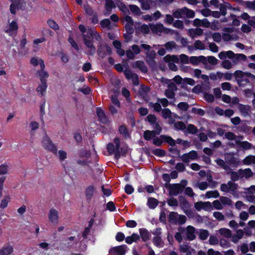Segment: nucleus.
Here are the masks:
<instances>
[{"label":"nucleus","instance_id":"nucleus-1","mask_svg":"<svg viewBox=\"0 0 255 255\" xmlns=\"http://www.w3.org/2000/svg\"><path fill=\"white\" fill-rule=\"evenodd\" d=\"M234 75L238 85L240 87H245L248 84L252 85V83L249 78H251L252 80H255V75L251 73L243 72L239 70H236L234 72Z\"/></svg>","mask_w":255,"mask_h":255},{"label":"nucleus","instance_id":"nucleus-2","mask_svg":"<svg viewBox=\"0 0 255 255\" xmlns=\"http://www.w3.org/2000/svg\"><path fill=\"white\" fill-rule=\"evenodd\" d=\"M152 142L157 146H160L163 142L167 143L172 146L175 145V140L172 137L164 134L160 135L159 137H154Z\"/></svg>","mask_w":255,"mask_h":255},{"label":"nucleus","instance_id":"nucleus-3","mask_svg":"<svg viewBox=\"0 0 255 255\" xmlns=\"http://www.w3.org/2000/svg\"><path fill=\"white\" fill-rule=\"evenodd\" d=\"M182 182H184V184L174 183L168 185L170 196H177L183 191L187 184V181L183 180Z\"/></svg>","mask_w":255,"mask_h":255},{"label":"nucleus","instance_id":"nucleus-4","mask_svg":"<svg viewBox=\"0 0 255 255\" xmlns=\"http://www.w3.org/2000/svg\"><path fill=\"white\" fill-rule=\"evenodd\" d=\"M42 143L43 147L45 149L51 152L54 154H57V146L52 142L51 139L47 135H45L43 137Z\"/></svg>","mask_w":255,"mask_h":255},{"label":"nucleus","instance_id":"nucleus-5","mask_svg":"<svg viewBox=\"0 0 255 255\" xmlns=\"http://www.w3.org/2000/svg\"><path fill=\"white\" fill-rule=\"evenodd\" d=\"M163 60L165 62L168 63V67L169 69L173 71L177 70V66L174 63H178L179 62V58L177 56L168 54L163 58Z\"/></svg>","mask_w":255,"mask_h":255},{"label":"nucleus","instance_id":"nucleus-6","mask_svg":"<svg viewBox=\"0 0 255 255\" xmlns=\"http://www.w3.org/2000/svg\"><path fill=\"white\" fill-rule=\"evenodd\" d=\"M140 47L144 49L145 50H146L148 51L149 52L147 53L146 54V62L149 65L151 64H155V61L154 58L156 56V53L154 50H150L151 49V46L149 45L146 44H141L140 45Z\"/></svg>","mask_w":255,"mask_h":255},{"label":"nucleus","instance_id":"nucleus-7","mask_svg":"<svg viewBox=\"0 0 255 255\" xmlns=\"http://www.w3.org/2000/svg\"><path fill=\"white\" fill-rule=\"evenodd\" d=\"M82 37L84 44L90 49L89 54L91 55H93L96 50V47L93 45V39L94 38L86 36V35H83Z\"/></svg>","mask_w":255,"mask_h":255},{"label":"nucleus","instance_id":"nucleus-8","mask_svg":"<svg viewBox=\"0 0 255 255\" xmlns=\"http://www.w3.org/2000/svg\"><path fill=\"white\" fill-rule=\"evenodd\" d=\"M128 247L125 245L111 248L109 253L111 255H125Z\"/></svg>","mask_w":255,"mask_h":255},{"label":"nucleus","instance_id":"nucleus-9","mask_svg":"<svg viewBox=\"0 0 255 255\" xmlns=\"http://www.w3.org/2000/svg\"><path fill=\"white\" fill-rule=\"evenodd\" d=\"M97 53L100 57L103 58L107 55H110L112 54V48L107 44L104 45H100L98 48Z\"/></svg>","mask_w":255,"mask_h":255},{"label":"nucleus","instance_id":"nucleus-10","mask_svg":"<svg viewBox=\"0 0 255 255\" xmlns=\"http://www.w3.org/2000/svg\"><path fill=\"white\" fill-rule=\"evenodd\" d=\"M114 142L115 145L113 143L110 142L107 145V149L110 155H112L118 149L120 148L121 142L119 137H116L114 139Z\"/></svg>","mask_w":255,"mask_h":255},{"label":"nucleus","instance_id":"nucleus-11","mask_svg":"<svg viewBox=\"0 0 255 255\" xmlns=\"http://www.w3.org/2000/svg\"><path fill=\"white\" fill-rule=\"evenodd\" d=\"M96 114L100 122L106 124L109 122V119L106 116L104 111L100 107L96 108Z\"/></svg>","mask_w":255,"mask_h":255},{"label":"nucleus","instance_id":"nucleus-12","mask_svg":"<svg viewBox=\"0 0 255 255\" xmlns=\"http://www.w3.org/2000/svg\"><path fill=\"white\" fill-rule=\"evenodd\" d=\"M95 192V188L93 185H89L85 189V196L87 201L90 202Z\"/></svg>","mask_w":255,"mask_h":255},{"label":"nucleus","instance_id":"nucleus-13","mask_svg":"<svg viewBox=\"0 0 255 255\" xmlns=\"http://www.w3.org/2000/svg\"><path fill=\"white\" fill-rule=\"evenodd\" d=\"M13 252V247L9 243H7L0 249V255H10Z\"/></svg>","mask_w":255,"mask_h":255},{"label":"nucleus","instance_id":"nucleus-14","mask_svg":"<svg viewBox=\"0 0 255 255\" xmlns=\"http://www.w3.org/2000/svg\"><path fill=\"white\" fill-rule=\"evenodd\" d=\"M246 122H247V121L242 122L237 127L239 131L245 133H250L251 132L252 128L248 126Z\"/></svg>","mask_w":255,"mask_h":255},{"label":"nucleus","instance_id":"nucleus-15","mask_svg":"<svg viewBox=\"0 0 255 255\" xmlns=\"http://www.w3.org/2000/svg\"><path fill=\"white\" fill-rule=\"evenodd\" d=\"M195 229L191 226H188L186 228V238L189 241H193L195 239Z\"/></svg>","mask_w":255,"mask_h":255},{"label":"nucleus","instance_id":"nucleus-16","mask_svg":"<svg viewBox=\"0 0 255 255\" xmlns=\"http://www.w3.org/2000/svg\"><path fill=\"white\" fill-rule=\"evenodd\" d=\"M139 233L140 234L139 237H141L143 242H146L148 241L151 237V235L148 231L145 228H140L139 229Z\"/></svg>","mask_w":255,"mask_h":255},{"label":"nucleus","instance_id":"nucleus-17","mask_svg":"<svg viewBox=\"0 0 255 255\" xmlns=\"http://www.w3.org/2000/svg\"><path fill=\"white\" fill-rule=\"evenodd\" d=\"M86 32V34H83V35H86V36L94 37L96 40L99 42L101 41L102 38L100 34L92 29H88Z\"/></svg>","mask_w":255,"mask_h":255},{"label":"nucleus","instance_id":"nucleus-18","mask_svg":"<svg viewBox=\"0 0 255 255\" xmlns=\"http://www.w3.org/2000/svg\"><path fill=\"white\" fill-rule=\"evenodd\" d=\"M238 109L240 113L244 116L249 115L251 112V107L250 105H245L242 104H239Z\"/></svg>","mask_w":255,"mask_h":255},{"label":"nucleus","instance_id":"nucleus-19","mask_svg":"<svg viewBox=\"0 0 255 255\" xmlns=\"http://www.w3.org/2000/svg\"><path fill=\"white\" fill-rule=\"evenodd\" d=\"M49 220L52 223H57L58 220V212L55 209H51L48 215Z\"/></svg>","mask_w":255,"mask_h":255},{"label":"nucleus","instance_id":"nucleus-20","mask_svg":"<svg viewBox=\"0 0 255 255\" xmlns=\"http://www.w3.org/2000/svg\"><path fill=\"white\" fill-rule=\"evenodd\" d=\"M215 162L221 168L226 171L227 174L229 173L228 171L231 170V168L228 164H226L223 159L220 158H218L215 160Z\"/></svg>","mask_w":255,"mask_h":255},{"label":"nucleus","instance_id":"nucleus-21","mask_svg":"<svg viewBox=\"0 0 255 255\" xmlns=\"http://www.w3.org/2000/svg\"><path fill=\"white\" fill-rule=\"evenodd\" d=\"M47 88V82H42L36 88V91L40 97H42L45 93Z\"/></svg>","mask_w":255,"mask_h":255},{"label":"nucleus","instance_id":"nucleus-22","mask_svg":"<svg viewBox=\"0 0 255 255\" xmlns=\"http://www.w3.org/2000/svg\"><path fill=\"white\" fill-rule=\"evenodd\" d=\"M172 112L168 108H164L162 110V117L163 118L166 119L167 118L170 119V123L172 124L175 122V120L171 118Z\"/></svg>","mask_w":255,"mask_h":255},{"label":"nucleus","instance_id":"nucleus-23","mask_svg":"<svg viewBox=\"0 0 255 255\" xmlns=\"http://www.w3.org/2000/svg\"><path fill=\"white\" fill-rule=\"evenodd\" d=\"M139 239L140 237L137 234L133 233L131 236L127 237L125 241L128 244L130 245L133 242H136Z\"/></svg>","mask_w":255,"mask_h":255},{"label":"nucleus","instance_id":"nucleus-24","mask_svg":"<svg viewBox=\"0 0 255 255\" xmlns=\"http://www.w3.org/2000/svg\"><path fill=\"white\" fill-rule=\"evenodd\" d=\"M179 214L176 212H171L168 215V221L173 225L177 224V219Z\"/></svg>","mask_w":255,"mask_h":255},{"label":"nucleus","instance_id":"nucleus-25","mask_svg":"<svg viewBox=\"0 0 255 255\" xmlns=\"http://www.w3.org/2000/svg\"><path fill=\"white\" fill-rule=\"evenodd\" d=\"M157 135L153 130H146L143 133V138L145 140L149 141Z\"/></svg>","mask_w":255,"mask_h":255},{"label":"nucleus","instance_id":"nucleus-26","mask_svg":"<svg viewBox=\"0 0 255 255\" xmlns=\"http://www.w3.org/2000/svg\"><path fill=\"white\" fill-rule=\"evenodd\" d=\"M159 203L156 199L150 197L147 200V205L150 209H154L157 207Z\"/></svg>","mask_w":255,"mask_h":255},{"label":"nucleus","instance_id":"nucleus-27","mask_svg":"<svg viewBox=\"0 0 255 255\" xmlns=\"http://www.w3.org/2000/svg\"><path fill=\"white\" fill-rule=\"evenodd\" d=\"M135 67L140 69L141 72L144 73H147L148 69L143 61H136L135 63Z\"/></svg>","mask_w":255,"mask_h":255},{"label":"nucleus","instance_id":"nucleus-28","mask_svg":"<svg viewBox=\"0 0 255 255\" xmlns=\"http://www.w3.org/2000/svg\"><path fill=\"white\" fill-rule=\"evenodd\" d=\"M154 245L157 247L161 248L163 247L164 243L161 236H155L152 240Z\"/></svg>","mask_w":255,"mask_h":255},{"label":"nucleus","instance_id":"nucleus-29","mask_svg":"<svg viewBox=\"0 0 255 255\" xmlns=\"http://www.w3.org/2000/svg\"><path fill=\"white\" fill-rule=\"evenodd\" d=\"M237 145L244 150H248L252 148V144L247 141H238Z\"/></svg>","mask_w":255,"mask_h":255},{"label":"nucleus","instance_id":"nucleus-30","mask_svg":"<svg viewBox=\"0 0 255 255\" xmlns=\"http://www.w3.org/2000/svg\"><path fill=\"white\" fill-rule=\"evenodd\" d=\"M18 29V26L16 21L15 20H12L9 23L8 29L6 30L5 31V32H14L16 33Z\"/></svg>","mask_w":255,"mask_h":255},{"label":"nucleus","instance_id":"nucleus-31","mask_svg":"<svg viewBox=\"0 0 255 255\" xmlns=\"http://www.w3.org/2000/svg\"><path fill=\"white\" fill-rule=\"evenodd\" d=\"M11 1L14 4L17 9H23L26 5L24 0H11Z\"/></svg>","mask_w":255,"mask_h":255},{"label":"nucleus","instance_id":"nucleus-32","mask_svg":"<svg viewBox=\"0 0 255 255\" xmlns=\"http://www.w3.org/2000/svg\"><path fill=\"white\" fill-rule=\"evenodd\" d=\"M219 233L226 238H230L232 237V232L230 230L227 228H221L219 230Z\"/></svg>","mask_w":255,"mask_h":255},{"label":"nucleus","instance_id":"nucleus-33","mask_svg":"<svg viewBox=\"0 0 255 255\" xmlns=\"http://www.w3.org/2000/svg\"><path fill=\"white\" fill-rule=\"evenodd\" d=\"M115 6V4L113 0H106L105 8L108 13H110L112 9Z\"/></svg>","mask_w":255,"mask_h":255},{"label":"nucleus","instance_id":"nucleus-34","mask_svg":"<svg viewBox=\"0 0 255 255\" xmlns=\"http://www.w3.org/2000/svg\"><path fill=\"white\" fill-rule=\"evenodd\" d=\"M118 6L119 9L125 15H128L129 14V11L126 5L123 2H120L118 4Z\"/></svg>","mask_w":255,"mask_h":255},{"label":"nucleus","instance_id":"nucleus-35","mask_svg":"<svg viewBox=\"0 0 255 255\" xmlns=\"http://www.w3.org/2000/svg\"><path fill=\"white\" fill-rule=\"evenodd\" d=\"M119 131L120 133L122 134L125 138H127L129 135L128 130L124 125H122L119 127Z\"/></svg>","mask_w":255,"mask_h":255},{"label":"nucleus","instance_id":"nucleus-36","mask_svg":"<svg viewBox=\"0 0 255 255\" xmlns=\"http://www.w3.org/2000/svg\"><path fill=\"white\" fill-rule=\"evenodd\" d=\"M40 77V81L42 82H47L46 78L49 77L48 73L45 71H38L37 72Z\"/></svg>","mask_w":255,"mask_h":255},{"label":"nucleus","instance_id":"nucleus-37","mask_svg":"<svg viewBox=\"0 0 255 255\" xmlns=\"http://www.w3.org/2000/svg\"><path fill=\"white\" fill-rule=\"evenodd\" d=\"M245 165H250L252 163L255 164V155H248L243 160Z\"/></svg>","mask_w":255,"mask_h":255},{"label":"nucleus","instance_id":"nucleus-38","mask_svg":"<svg viewBox=\"0 0 255 255\" xmlns=\"http://www.w3.org/2000/svg\"><path fill=\"white\" fill-rule=\"evenodd\" d=\"M209 235V231L207 230L201 229L200 230L199 237L201 240H206Z\"/></svg>","mask_w":255,"mask_h":255},{"label":"nucleus","instance_id":"nucleus-39","mask_svg":"<svg viewBox=\"0 0 255 255\" xmlns=\"http://www.w3.org/2000/svg\"><path fill=\"white\" fill-rule=\"evenodd\" d=\"M129 8L131 12L135 15H139L141 14L140 8L136 5L129 4Z\"/></svg>","mask_w":255,"mask_h":255},{"label":"nucleus","instance_id":"nucleus-40","mask_svg":"<svg viewBox=\"0 0 255 255\" xmlns=\"http://www.w3.org/2000/svg\"><path fill=\"white\" fill-rule=\"evenodd\" d=\"M206 196L207 198H217L220 196L219 193L217 190L209 191L206 193Z\"/></svg>","mask_w":255,"mask_h":255},{"label":"nucleus","instance_id":"nucleus-41","mask_svg":"<svg viewBox=\"0 0 255 255\" xmlns=\"http://www.w3.org/2000/svg\"><path fill=\"white\" fill-rule=\"evenodd\" d=\"M183 15H185L188 18H193L195 16V13L193 10L188 9L187 7L183 8Z\"/></svg>","mask_w":255,"mask_h":255},{"label":"nucleus","instance_id":"nucleus-42","mask_svg":"<svg viewBox=\"0 0 255 255\" xmlns=\"http://www.w3.org/2000/svg\"><path fill=\"white\" fill-rule=\"evenodd\" d=\"M204 100L209 103H212L215 101V97L213 95L209 93L205 92L203 96Z\"/></svg>","mask_w":255,"mask_h":255},{"label":"nucleus","instance_id":"nucleus-43","mask_svg":"<svg viewBox=\"0 0 255 255\" xmlns=\"http://www.w3.org/2000/svg\"><path fill=\"white\" fill-rule=\"evenodd\" d=\"M164 28V26L161 23L151 26V29L153 32H162Z\"/></svg>","mask_w":255,"mask_h":255},{"label":"nucleus","instance_id":"nucleus-44","mask_svg":"<svg viewBox=\"0 0 255 255\" xmlns=\"http://www.w3.org/2000/svg\"><path fill=\"white\" fill-rule=\"evenodd\" d=\"M187 131L190 134H196L198 131L197 127L193 124H189L187 126Z\"/></svg>","mask_w":255,"mask_h":255},{"label":"nucleus","instance_id":"nucleus-45","mask_svg":"<svg viewBox=\"0 0 255 255\" xmlns=\"http://www.w3.org/2000/svg\"><path fill=\"white\" fill-rule=\"evenodd\" d=\"M240 171L244 173V176L247 179H248L253 176V172L249 168H246L245 169H240Z\"/></svg>","mask_w":255,"mask_h":255},{"label":"nucleus","instance_id":"nucleus-46","mask_svg":"<svg viewBox=\"0 0 255 255\" xmlns=\"http://www.w3.org/2000/svg\"><path fill=\"white\" fill-rule=\"evenodd\" d=\"M152 153L159 157L164 156L166 154L165 150L160 148H156L152 151Z\"/></svg>","mask_w":255,"mask_h":255},{"label":"nucleus","instance_id":"nucleus-47","mask_svg":"<svg viewBox=\"0 0 255 255\" xmlns=\"http://www.w3.org/2000/svg\"><path fill=\"white\" fill-rule=\"evenodd\" d=\"M247 59V56L244 54H236L233 62L235 63L239 62L240 60L245 61Z\"/></svg>","mask_w":255,"mask_h":255},{"label":"nucleus","instance_id":"nucleus-48","mask_svg":"<svg viewBox=\"0 0 255 255\" xmlns=\"http://www.w3.org/2000/svg\"><path fill=\"white\" fill-rule=\"evenodd\" d=\"M84 8L85 11V13L88 15L92 16L93 14L96 13L94 12L92 7L88 4H84Z\"/></svg>","mask_w":255,"mask_h":255},{"label":"nucleus","instance_id":"nucleus-49","mask_svg":"<svg viewBox=\"0 0 255 255\" xmlns=\"http://www.w3.org/2000/svg\"><path fill=\"white\" fill-rule=\"evenodd\" d=\"M149 106L153 108L154 111L157 112H159L162 110L161 106L160 104L158 102L155 103L150 102L149 103Z\"/></svg>","mask_w":255,"mask_h":255},{"label":"nucleus","instance_id":"nucleus-50","mask_svg":"<svg viewBox=\"0 0 255 255\" xmlns=\"http://www.w3.org/2000/svg\"><path fill=\"white\" fill-rule=\"evenodd\" d=\"M141 2V8L143 10H148L150 8L148 0H138Z\"/></svg>","mask_w":255,"mask_h":255},{"label":"nucleus","instance_id":"nucleus-51","mask_svg":"<svg viewBox=\"0 0 255 255\" xmlns=\"http://www.w3.org/2000/svg\"><path fill=\"white\" fill-rule=\"evenodd\" d=\"M47 24L49 26L53 29L56 30H58L59 28L57 23L53 20L49 19L47 20Z\"/></svg>","mask_w":255,"mask_h":255},{"label":"nucleus","instance_id":"nucleus-52","mask_svg":"<svg viewBox=\"0 0 255 255\" xmlns=\"http://www.w3.org/2000/svg\"><path fill=\"white\" fill-rule=\"evenodd\" d=\"M151 126H152L153 128L154 129V130H153L155 131V133L159 135L162 131V128L160 126L159 123L157 122H156L155 124H151Z\"/></svg>","mask_w":255,"mask_h":255},{"label":"nucleus","instance_id":"nucleus-53","mask_svg":"<svg viewBox=\"0 0 255 255\" xmlns=\"http://www.w3.org/2000/svg\"><path fill=\"white\" fill-rule=\"evenodd\" d=\"M228 174L230 173L231 179L233 181L235 182L239 180L240 176L238 172L232 171V170L231 171H228Z\"/></svg>","mask_w":255,"mask_h":255},{"label":"nucleus","instance_id":"nucleus-54","mask_svg":"<svg viewBox=\"0 0 255 255\" xmlns=\"http://www.w3.org/2000/svg\"><path fill=\"white\" fill-rule=\"evenodd\" d=\"M191 112L200 116H203L205 114V112L204 110L194 107L192 108Z\"/></svg>","mask_w":255,"mask_h":255},{"label":"nucleus","instance_id":"nucleus-55","mask_svg":"<svg viewBox=\"0 0 255 255\" xmlns=\"http://www.w3.org/2000/svg\"><path fill=\"white\" fill-rule=\"evenodd\" d=\"M100 24L102 28H109L111 26V21L109 19L105 18L101 21Z\"/></svg>","mask_w":255,"mask_h":255},{"label":"nucleus","instance_id":"nucleus-56","mask_svg":"<svg viewBox=\"0 0 255 255\" xmlns=\"http://www.w3.org/2000/svg\"><path fill=\"white\" fill-rule=\"evenodd\" d=\"M177 107L183 111H187L189 108V105L186 102H180L177 105Z\"/></svg>","mask_w":255,"mask_h":255},{"label":"nucleus","instance_id":"nucleus-57","mask_svg":"<svg viewBox=\"0 0 255 255\" xmlns=\"http://www.w3.org/2000/svg\"><path fill=\"white\" fill-rule=\"evenodd\" d=\"M174 127L176 130H183L186 128V125L183 122H177L174 124Z\"/></svg>","mask_w":255,"mask_h":255},{"label":"nucleus","instance_id":"nucleus-58","mask_svg":"<svg viewBox=\"0 0 255 255\" xmlns=\"http://www.w3.org/2000/svg\"><path fill=\"white\" fill-rule=\"evenodd\" d=\"M164 46L167 50H171L173 48H175L176 44L173 41H168L164 44Z\"/></svg>","mask_w":255,"mask_h":255},{"label":"nucleus","instance_id":"nucleus-59","mask_svg":"<svg viewBox=\"0 0 255 255\" xmlns=\"http://www.w3.org/2000/svg\"><path fill=\"white\" fill-rule=\"evenodd\" d=\"M146 120L151 125V124H155V123L157 122V118L153 114H149L147 116Z\"/></svg>","mask_w":255,"mask_h":255},{"label":"nucleus","instance_id":"nucleus-60","mask_svg":"<svg viewBox=\"0 0 255 255\" xmlns=\"http://www.w3.org/2000/svg\"><path fill=\"white\" fill-rule=\"evenodd\" d=\"M194 47L196 49L198 50H204L205 49V45L201 41L198 40H196L194 42Z\"/></svg>","mask_w":255,"mask_h":255},{"label":"nucleus","instance_id":"nucleus-61","mask_svg":"<svg viewBox=\"0 0 255 255\" xmlns=\"http://www.w3.org/2000/svg\"><path fill=\"white\" fill-rule=\"evenodd\" d=\"M228 163L231 166L236 167L238 165L239 161L236 157L232 156L228 160Z\"/></svg>","mask_w":255,"mask_h":255},{"label":"nucleus","instance_id":"nucleus-62","mask_svg":"<svg viewBox=\"0 0 255 255\" xmlns=\"http://www.w3.org/2000/svg\"><path fill=\"white\" fill-rule=\"evenodd\" d=\"M191 249V247L187 244L180 245L179 247V251L182 253H186Z\"/></svg>","mask_w":255,"mask_h":255},{"label":"nucleus","instance_id":"nucleus-63","mask_svg":"<svg viewBox=\"0 0 255 255\" xmlns=\"http://www.w3.org/2000/svg\"><path fill=\"white\" fill-rule=\"evenodd\" d=\"M228 185L229 186V191L235 192L237 190L238 187V185L237 183L230 181L228 182Z\"/></svg>","mask_w":255,"mask_h":255},{"label":"nucleus","instance_id":"nucleus-64","mask_svg":"<svg viewBox=\"0 0 255 255\" xmlns=\"http://www.w3.org/2000/svg\"><path fill=\"white\" fill-rule=\"evenodd\" d=\"M183 8L177 9L173 12L172 15L175 18H181L183 15Z\"/></svg>","mask_w":255,"mask_h":255}]
</instances>
